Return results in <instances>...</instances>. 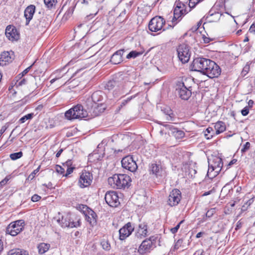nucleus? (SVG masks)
<instances>
[{
	"mask_svg": "<svg viewBox=\"0 0 255 255\" xmlns=\"http://www.w3.org/2000/svg\"><path fill=\"white\" fill-rule=\"evenodd\" d=\"M33 116H34L33 113L28 114L22 117V118H21L19 120V122L20 124H23V123H25L26 122V121L32 119V118L33 117Z\"/></svg>",
	"mask_w": 255,
	"mask_h": 255,
	"instance_id": "obj_36",
	"label": "nucleus"
},
{
	"mask_svg": "<svg viewBox=\"0 0 255 255\" xmlns=\"http://www.w3.org/2000/svg\"><path fill=\"white\" fill-rule=\"evenodd\" d=\"M31 66L28 67V68H26L24 70H23V71L21 73L22 76H24V75L26 74L28 72V71H29V70L31 68Z\"/></svg>",
	"mask_w": 255,
	"mask_h": 255,
	"instance_id": "obj_55",
	"label": "nucleus"
},
{
	"mask_svg": "<svg viewBox=\"0 0 255 255\" xmlns=\"http://www.w3.org/2000/svg\"><path fill=\"white\" fill-rule=\"evenodd\" d=\"M5 35L9 40H16L19 38V35L16 32V30L11 27L7 26L5 29Z\"/></svg>",
	"mask_w": 255,
	"mask_h": 255,
	"instance_id": "obj_23",
	"label": "nucleus"
},
{
	"mask_svg": "<svg viewBox=\"0 0 255 255\" xmlns=\"http://www.w3.org/2000/svg\"><path fill=\"white\" fill-rule=\"evenodd\" d=\"M24 225L25 222L23 220L13 222L7 227L5 233L12 236H15L23 230Z\"/></svg>",
	"mask_w": 255,
	"mask_h": 255,
	"instance_id": "obj_4",
	"label": "nucleus"
},
{
	"mask_svg": "<svg viewBox=\"0 0 255 255\" xmlns=\"http://www.w3.org/2000/svg\"><path fill=\"white\" fill-rule=\"evenodd\" d=\"M44 186H46L48 188H52V184L51 182H49L48 184H43Z\"/></svg>",
	"mask_w": 255,
	"mask_h": 255,
	"instance_id": "obj_60",
	"label": "nucleus"
},
{
	"mask_svg": "<svg viewBox=\"0 0 255 255\" xmlns=\"http://www.w3.org/2000/svg\"><path fill=\"white\" fill-rule=\"evenodd\" d=\"M70 215H66L64 216H62L61 220H58L57 222L60 224L62 227H69V228H74L76 227L77 225H74L73 223H69Z\"/></svg>",
	"mask_w": 255,
	"mask_h": 255,
	"instance_id": "obj_25",
	"label": "nucleus"
},
{
	"mask_svg": "<svg viewBox=\"0 0 255 255\" xmlns=\"http://www.w3.org/2000/svg\"><path fill=\"white\" fill-rule=\"evenodd\" d=\"M22 155H23V153L21 151H19L18 152H15V153H11L10 154V158L12 160H16V159H19L20 157H21Z\"/></svg>",
	"mask_w": 255,
	"mask_h": 255,
	"instance_id": "obj_40",
	"label": "nucleus"
},
{
	"mask_svg": "<svg viewBox=\"0 0 255 255\" xmlns=\"http://www.w3.org/2000/svg\"><path fill=\"white\" fill-rule=\"evenodd\" d=\"M63 151V149H60V150H59L57 152V153H56V157H59L60 156L61 154L62 153Z\"/></svg>",
	"mask_w": 255,
	"mask_h": 255,
	"instance_id": "obj_61",
	"label": "nucleus"
},
{
	"mask_svg": "<svg viewBox=\"0 0 255 255\" xmlns=\"http://www.w3.org/2000/svg\"><path fill=\"white\" fill-rule=\"evenodd\" d=\"M176 86L179 97L183 100H187L191 95V87L187 88L182 81H178Z\"/></svg>",
	"mask_w": 255,
	"mask_h": 255,
	"instance_id": "obj_7",
	"label": "nucleus"
},
{
	"mask_svg": "<svg viewBox=\"0 0 255 255\" xmlns=\"http://www.w3.org/2000/svg\"><path fill=\"white\" fill-rule=\"evenodd\" d=\"M143 51H131L130 52L127 56V58L130 59L131 58H134L137 56H139L142 55L143 53Z\"/></svg>",
	"mask_w": 255,
	"mask_h": 255,
	"instance_id": "obj_35",
	"label": "nucleus"
},
{
	"mask_svg": "<svg viewBox=\"0 0 255 255\" xmlns=\"http://www.w3.org/2000/svg\"><path fill=\"white\" fill-rule=\"evenodd\" d=\"M203 0H189V6L190 8H193L195 5Z\"/></svg>",
	"mask_w": 255,
	"mask_h": 255,
	"instance_id": "obj_41",
	"label": "nucleus"
},
{
	"mask_svg": "<svg viewBox=\"0 0 255 255\" xmlns=\"http://www.w3.org/2000/svg\"><path fill=\"white\" fill-rule=\"evenodd\" d=\"M254 104V102L252 100H250L248 102V107H249V108H252Z\"/></svg>",
	"mask_w": 255,
	"mask_h": 255,
	"instance_id": "obj_58",
	"label": "nucleus"
},
{
	"mask_svg": "<svg viewBox=\"0 0 255 255\" xmlns=\"http://www.w3.org/2000/svg\"><path fill=\"white\" fill-rule=\"evenodd\" d=\"M164 125H163V126H164ZM163 127H164V126H163ZM167 132L168 133V131L165 130V127H164V128H163L162 129H161L160 131V133L161 135H163L164 133H166Z\"/></svg>",
	"mask_w": 255,
	"mask_h": 255,
	"instance_id": "obj_59",
	"label": "nucleus"
},
{
	"mask_svg": "<svg viewBox=\"0 0 255 255\" xmlns=\"http://www.w3.org/2000/svg\"><path fill=\"white\" fill-rule=\"evenodd\" d=\"M212 60L203 57H198L194 59L191 67L193 71L200 72L203 74L212 62Z\"/></svg>",
	"mask_w": 255,
	"mask_h": 255,
	"instance_id": "obj_3",
	"label": "nucleus"
},
{
	"mask_svg": "<svg viewBox=\"0 0 255 255\" xmlns=\"http://www.w3.org/2000/svg\"><path fill=\"white\" fill-rule=\"evenodd\" d=\"M249 112V108L248 106L245 107L242 111L241 113L243 116H247Z\"/></svg>",
	"mask_w": 255,
	"mask_h": 255,
	"instance_id": "obj_50",
	"label": "nucleus"
},
{
	"mask_svg": "<svg viewBox=\"0 0 255 255\" xmlns=\"http://www.w3.org/2000/svg\"><path fill=\"white\" fill-rule=\"evenodd\" d=\"M124 53V50H120L116 51L112 56L111 62L114 64H118L123 61L122 56Z\"/></svg>",
	"mask_w": 255,
	"mask_h": 255,
	"instance_id": "obj_24",
	"label": "nucleus"
},
{
	"mask_svg": "<svg viewBox=\"0 0 255 255\" xmlns=\"http://www.w3.org/2000/svg\"><path fill=\"white\" fill-rule=\"evenodd\" d=\"M96 14H97V12H96V13H95V14H89V15H88V16H87V17L88 19V20H89V19H91V18H93V17H94V16Z\"/></svg>",
	"mask_w": 255,
	"mask_h": 255,
	"instance_id": "obj_63",
	"label": "nucleus"
},
{
	"mask_svg": "<svg viewBox=\"0 0 255 255\" xmlns=\"http://www.w3.org/2000/svg\"><path fill=\"white\" fill-rule=\"evenodd\" d=\"M39 169V167H38L36 169L34 170L28 177V179L32 180L34 177L35 175L38 172Z\"/></svg>",
	"mask_w": 255,
	"mask_h": 255,
	"instance_id": "obj_48",
	"label": "nucleus"
},
{
	"mask_svg": "<svg viewBox=\"0 0 255 255\" xmlns=\"http://www.w3.org/2000/svg\"><path fill=\"white\" fill-rule=\"evenodd\" d=\"M165 130L168 131L169 135H171L175 137L177 139H181L185 136L184 132L177 128H175L172 125L164 124Z\"/></svg>",
	"mask_w": 255,
	"mask_h": 255,
	"instance_id": "obj_14",
	"label": "nucleus"
},
{
	"mask_svg": "<svg viewBox=\"0 0 255 255\" xmlns=\"http://www.w3.org/2000/svg\"><path fill=\"white\" fill-rule=\"evenodd\" d=\"M9 180V177L8 176H6L5 177L4 179H3V180H2L0 182V186H3L5 184H6L7 182V181Z\"/></svg>",
	"mask_w": 255,
	"mask_h": 255,
	"instance_id": "obj_52",
	"label": "nucleus"
},
{
	"mask_svg": "<svg viewBox=\"0 0 255 255\" xmlns=\"http://www.w3.org/2000/svg\"><path fill=\"white\" fill-rule=\"evenodd\" d=\"M183 242V241L182 239L178 240L174 245V249L175 250L178 249L182 245Z\"/></svg>",
	"mask_w": 255,
	"mask_h": 255,
	"instance_id": "obj_47",
	"label": "nucleus"
},
{
	"mask_svg": "<svg viewBox=\"0 0 255 255\" xmlns=\"http://www.w3.org/2000/svg\"><path fill=\"white\" fill-rule=\"evenodd\" d=\"M41 198V196L37 194H34L31 197V201L34 202H37Z\"/></svg>",
	"mask_w": 255,
	"mask_h": 255,
	"instance_id": "obj_51",
	"label": "nucleus"
},
{
	"mask_svg": "<svg viewBox=\"0 0 255 255\" xmlns=\"http://www.w3.org/2000/svg\"><path fill=\"white\" fill-rule=\"evenodd\" d=\"M147 226L145 223H141L139 225L138 228L136 232L135 236L138 239H142L147 235Z\"/></svg>",
	"mask_w": 255,
	"mask_h": 255,
	"instance_id": "obj_21",
	"label": "nucleus"
},
{
	"mask_svg": "<svg viewBox=\"0 0 255 255\" xmlns=\"http://www.w3.org/2000/svg\"><path fill=\"white\" fill-rule=\"evenodd\" d=\"M126 14V9H124V10L121 12V13L119 15V16H124Z\"/></svg>",
	"mask_w": 255,
	"mask_h": 255,
	"instance_id": "obj_62",
	"label": "nucleus"
},
{
	"mask_svg": "<svg viewBox=\"0 0 255 255\" xmlns=\"http://www.w3.org/2000/svg\"><path fill=\"white\" fill-rule=\"evenodd\" d=\"M135 96H131L130 97L128 98L126 100H124L121 104V107H123L126 106L128 102H129L133 98H135Z\"/></svg>",
	"mask_w": 255,
	"mask_h": 255,
	"instance_id": "obj_45",
	"label": "nucleus"
},
{
	"mask_svg": "<svg viewBox=\"0 0 255 255\" xmlns=\"http://www.w3.org/2000/svg\"><path fill=\"white\" fill-rule=\"evenodd\" d=\"M204 234V233L203 232H199L197 234L196 236V238H200Z\"/></svg>",
	"mask_w": 255,
	"mask_h": 255,
	"instance_id": "obj_64",
	"label": "nucleus"
},
{
	"mask_svg": "<svg viewBox=\"0 0 255 255\" xmlns=\"http://www.w3.org/2000/svg\"><path fill=\"white\" fill-rule=\"evenodd\" d=\"M106 109L105 105L100 103L97 105H92L90 108H88L90 112L93 113L94 116H98L101 113L104 112Z\"/></svg>",
	"mask_w": 255,
	"mask_h": 255,
	"instance_id": "obj_20",
	"label": "nucleus"
},
{
	"mask_svg": "<svg viewBox=\"0 0 255 255\" xmlns=\"http://www.w3.org/2000/svg\"><path fill=\"white\" fill-rule=\"evenodd\" d=\"M249 32L251 33L255 34V23L252 24L250 26Z\"/></svg>",
	"mask_w": 255,
	"mask_h": 255,
	"instance_id": "obj_53",
	"label": "nucleus"
},
{
	"mask_svg": "<svg viewBox=\"0 0 255 255\" xmlns=\"http://www.w3.org/2000/svg\"><path fill=\"white\" fill-rule=\"evenodd\" d=\"M165 114L167 116V120H171L172 119L173 117V114L170 109H168L167 110V112H164Z\"/></svg>",
	"mask_w": 255,
	"mask_h": 255,
	"instance_id": "obj_46",
	"label": "nucleus"
},
{
	"mask_svg": "<svg viewBox=\"0 0 255 255\" xmlns=\"http://www.w3.org/2000/svg\"><path fill=\"white\" fill-rule=\"evenodd\" d=\"M49 244L44 243L39 244L37 247L38 252L40 254H43L49 250Z\"/></svg>",
	"mask_w": 255,
	"mask_h": 255,
	"instance_id": "obj_30",
	"label": "nucleus"
},
{
	"mask_svg": "<svg viewBox=\"0 0 255 255\" xmlns=\"http://www.w3.org/2000/svg\"><path fill=\"white\" fill-rule=\"evenodd\" d=\"M105 88L108 90H114V94L116 95L123 93V88L120 87L118 82L114 80L108 81L106 85Z\"/></svg>",
	"mask_w": 255,
	"mask_h": 255,
	"instance_id": "obj_18",
	"label": "nucleus"
},
{
	"mask_svg": "<svg viewBox=\"0 0 255 255\" xmlns=\"http://www.w3.org/2000/svg\"><path fill=\"white\" fill-rule=\"evenodd\" d=\"M13 53L12 51H4L0 55V66H4L10 63L12 59Z\"/></svg>",
	"mask_w": 255,
	"mask_h": 255,
	"instance_id": "obj_19",
	"label": "nucleus"
},
{
	"mask_svg": "<svg viewBox=\"0 0 255 255\" xmlns=\"http://www.w3.org/2000/svg\"><path fill=\"white\" fill-rule=\"evenodd\" d=\"M177 52L179 59L182 63H186L189 61L191 52L188 45L185 44H180L177 49Z\"/></svg>",
	"mask_w": 255,
	"mask_h": 255,
	"instance_id": "obj_6",
	"label": "nucleus"
},
{
	"mask_svg": "<svg viewBox=\"0 0 255 255\" xmlns=\"http://www.w3.org/2000/svg\"><path fill=\"white\" fill-rule=\"evenodd\" d=\"M134 230V227H132L130 222L126 224L119 230V238L121 240H124L131 235Z\"/></svg>",
	"mask_w": 255,
	"mask_h": 255,
	"instance_id": "obj_16",
	"label": "nucleus"
},
{
	"mask_svg": "<svg viewBox=\"0 0 255 255\" xmlns=\"http://www.w3.org/2000/svg\"><path fill=\"white\" fill-rule=\"evenodd\" d=\"M181 199V193L180 191L177 189H174L170 193L167 203L171 207L175 206L179 204Z\"/></svg>",
	"mask_w": 255,
	"mask_h": 255,
	"instance_id": "obj_13",
	"label": "nucleus"
},
{
	"mask_svg": "<svg viewBox=\"0 0 255 255\" xmlns=\"http://www.w3.org/2000/svg\"><path fill=\"white\" fill-rule=\"evenodd\" d=\"M101 91H96L93 93L91 97V101L92 102V105H97L100 104L103 100V97L101 95Z\"/></svg>",
	"mask_w": 255,
	"mask_h": 255,
	"instance_id": "obj_26",
	"label": "nucleus"
},
{
	"mask_svg": "<svg viewBox=\"0 0 255 255\" xmlns=\"http://www.w3.org/2000/svg\"><path fill=\"white\" fill-rule=\"evenodd\" d=\"M108 183L114 188L122 189L129 186L131 179L126 174H114L108 178Z\"/></svg>",
	"mask_w": 255,
	"mask_h": 255,
	"instance_id": "obj_1",
	"label": "nucleus"
},
{
	"mask_svg": "<svg viewBox=\"0 0 255 255\" xmlns=\"http://www.w3.org/2000/svg\"><path fill=\"white\" fill-rule=\"evenodd\" d=\"M216 208H211L210 210H208L206 214V217L208 218H210L213 216V215L216 213Z\"/></svg>",
	"mask_w": 255,
	"mask_h": 255,
	"instance_id": "obj_42",
	"label": "nucleus"
},
{
	"mask_svg": "<svg viewBox=\"0 0 255 255\" xmlns=\"http://www.w3.org/2000/svg\"><path fill=\"white\" fill-rule=\"evenodd\" d=\"M88 113L81 105H77L67 111L65 113V118L68 120L82 119L86 117Z\"/></svg>",
	"mask_w": 255,
	"mask_h": 255,
	"instance_id": "obj_2",
	"label": "nucleus"
},
{
	"mask_svg": "<svg viewBox=\"0 0 255 255\" xmlns=\"http://www.w3.org/2000/svg\"><path fill=\"white\" fill-rule=\"evenodd\" d=\"M93 179V175L91 172L83 170L80 174L78 185L81 188L88 187L91 185Z\"/></svg>",
	"mask_w": 255,
	"mask_h": 255,
	"instance_id": "obj_8",
	"label": "nucleus"
},
{
	"mask_svg": "<svg viewBox=\"0 0 255 255\" xmlns=\"http://www.w3.org/2000/svg\"><path fill=\"white\" fill-rule=\"evenodd\" d=\"M44 3L49 8H52L55 6L57 0H44Z\"/></svg>",
	"mask_w": 255,
	"mask_h": 255,
	"instance_id": "obj_38",
	"label": "nucleus"
},
{
	"mask_svg": "<svg viewBox=\"0 0 255 255\" xmlns=\"http://www.w3.org/2000/svg\"><path fill=\"white\" fill-rule=\"evenodd\" d=\"M106 203L111 207H116L120 204L118 194L115 191H108L105 196Z\"/></svg>",
	"mask_w": 255,
	"mask_h": 255,
	"instance_id": "obj_12",
	"label": "nucleus"
},
{
	"mask_svg": "<svg viewBox=\"0 0 255 255\" xmlns=\"http://www.w3.org/2000/svg\"><path fill=\"white\" fill-rule=\"evenodd\" d=\"M26 82H27L26 80L25 79L23 78L18 82V84H17L18 86H21V85H24L26 83Z\"/></svg>",
	"mask_w": 255,
	"mask_h": 255,
	"instance_id": "obj_54",
	"label": "nucleus"
},
{
	"mask_svg": "<svg viewBox=\"0 0 255 255\" xmlns=\"http://www.w3.org/2000/svg\"><path fill=\"white\" fill-rule=\"evenodd\" d=\"M35 11V6L31 4L28 6L24 10V17L26 18V25H28L33 17Z\"/></svg>",
	"mask_w": 255,
	"mask_h": 255,
	"instance_id": "obj_22",
	"label": "nucleus"
},
{
	"mask_svg": "<svg viewBox=\"0 0 255 255\" xmlns=\"http://www.w3.org/2000/svg\"><path fill=\"white\" fill-rule=\"evenodd\" d=\"M214 128L216 130L215 134L216 135L223 132L226 129V124L222 121H218L216 123Z\"/></svg>",
	"mask_w": 255,
	"mask_h": 255,
	"instance_id": "obj_28",
	"label": "nucleus"
},
{
	"mask_svg": "<svg viewBox=\"0 0 255 255\" xmlns=\"http://www.w3.org/2000/svg\"><path fill=\"white\" fill-rule=\"evenodd\" d=\"M203 39L204 43H208L210 41V39L205 36H203Z\"/></svg>",
	"mask_w": 255,
	"mask_h": 255,
	"instance_id": "obj_57",
	"label": "nucleus"
},
{
	"mask_svg": "<svg viewBox=\"0 0 255 255\" xmlns=\"http://www.w3.org/2000/svg\"><path fill=\"white\" fill-rule=\"evenodd\" d=\"M72 163V161L71 160H68L65 162V164H63L64 166H67V167L66 173L65 175V176H67L68 175L73 172L74 167H69V166L71 165Z\"/></svg>",
	"mask_w": 255,
	"mask_h": 255,
	"instance_id": "obj_34",
	"label": "nucleus"
},
{
	"mask_svg": "<svg viewBox=\"0 0 255 255\" xmlns=\"http://www.w3.org/2000/svg\"><path fill=\"white\" fill-rule=\"evenodd\" d=\"M122 167L128 171L134 172L137 169L136 161L133 159L132 155H128L124 157L122 161Z\"/></svg>",
	"mask_w": 255,
	"mask_h": 255,
	"instance_id": "obj_9",
	"label": "nucleus"
},
{
	"mask_svg": "<svg viewBox=\"0 0 255 255\" xmlns=\"http://www.w3.org/2000/svg\"><path fill=\"white\" fill-rule=\"evenodd\" d=\"M165 23V21L161 16H155L149 21L148 28L152 32L164 31L165 29L163 28V25Z\"/></svg>",
	"mask_w": 255,
	"mask_h": 255,
	"instance_id": "obj_5",
	"label": "nucleus"
},
{
	"mask_svg": "<svg viewBox=\"0 0 255 255\" xmlns=\"http://www.w3.org/2000/svg\"><path fill=\"white\" fill-rule=\"evenodd\" d=\"M96 217V214L93 211L91 210L88 212V214L86 215V220L91 226H94L97 223Z\"/></svg>",
	"mask_w": 255,
	"mask_h": 255,
	"instance_id": "obj_27",
	"label": "nucleus"
},
{
	"mask_svg": "<svg viewBox=\"0 0 255 255\" xmlns=\"http://www.w3.org/2000/svg\"><path fill=\"white\" fill-rule=\"evenodd\" d=\"M56 170L60 174H63L65 172V169L62 166L58 165H56Z\"/></svg>",
	"mask_w": 255,
	"mask_h": 255,
	"instance_id": "obj_49",
	"label": "nucleus"
},
{
	"mask_svg": "<svg viewBox=\"0 0 255 255\" xmlns=\"http://www.w3.org/2000/svg\"><path fill=\"white\" fill-rule=\"evenodd\" d=\"M149 171L157 178H163L166 175L165 169L160 163H152L149 165Z\"/></svg>",
	"mask_w": 255,
	"mask_h": 255,
	"instance_id": "obj_10",
	"label": "nucleus"
},
{
	"mask_svg": "<svg viewBox=\"0 0 255 255\" xmlns=\"http://www.w3.org/2000/svg\"><path fill=\"white\" fill-rule=\"evenodd\" d=\"M211 164L214 166V168L216 169V173H219L223 165L222 159L216 157L213 160V163Z\"/></svg>",
	"mask_w": 255,
	"mask_h": 255,
	"instance_id": "obj_29",
	"label": "nucleus"
},
{
	"mask_svg": "<svg viewBox=\"0 0 255 255\" xmlns=\"http://www.w3.org/2000/svg\"><path fill=\"white\" fill-rule=\"evenodd\" d=\"M69 221V223L77 225L76 228L80 226V219L78 217H72L70 216Z\"/></svg>",
	"mask_w": 255,
	"mask_h": 255,
	"instance_id": "obj_37",
	"label": "nucleus"
},
{
	"mask_svg": "<svg viewBox=\"0 0 255 255\" xmlns=\"http://www.w3.org/2000/svg\"><path fill=\"white\" fill-rule=\"evenodd\" d=\"M101 245L103 249L105 251H109L111 249V245L109 241L107 240H103L101 242Z\"/></svg>",
	"mask_w": 255,
	"mask_h": 255,
	"instance_id": "obj_39",
	"label": "nucleus"
},
{
	"mask_svg": "<svg viewBox=\"0 0 255 255\" xmlns=\"http://www.w3.org/2000/svg\"><path fill=\"white\" fill-rule=\"evenodd\" d=\"M204 136L207 139H211L215 134L214 130L212 127H208L204 131Z\"/></svg>",
	"mask_w": 255,
	"mask_h": 255,
	"instance_id": "obj_32",
	"label": "nucleus"
},
{
	"mask_svg": "<svg viewBox=\"0 0 255 255\" xmlns=\"http://www.w3.org/2000/svg\"><path fill=\"white\" fill-rule=\"evenodd\" d=\"M184 222V220H182L180 221L174 228H171L170 229V231L172 234H175L177 232L178 229L180 228V225L182 224Z\"/></svg>",
	"mask_w": 255,
	"mask_h": 255,
	"instance_id": "obj_43",
	"label": "nucleus"
},
{
	"mask_svg": "<svg viewBox=\"0 0 255 255\" xmlns=\"http://www.w3.org/2000/svg\"><path fill=\"white\" fill-rule=\"evenodd\" d=\"M8 255H28L26 251L21 249H13L8 252Z\"/></svg>",
	"mask_w": 255,
	"mask_h": 255,
	"instance_id": "obj_33",
	"label": "nucleus"
},
{
	"mask_svg": "<svg viewBox=\"0 0 255 255\" xmlns=\"http://www.w3.org/2000/svg\"><path fill=\"white\" fill-rule=\"evenodd\" d=\"M221 74L219 66L214 61H212L209 66L206 68L203 74L206 75L210 78L218 77Z\"/></svg>",
	"mask_w": 255,
	"mask_h": 255,
	"instance_id": "obj_11",
	"label": "nucleus"
},
{
	"mask_svg": "<svg viewBox=\"0 0 255 255\" xmlns=\"http://www.w3.org/2000/svg\"><path fill=\"white\" fill-rule=\"evenodd\" d=\"M251 147V143L249 142H247L241 149L242 153H244L248 150Z\"/></svg>",
	"mask_w": 255,
	"mask_h": 255,
	"instance_id": "obj_44",
	"label": "nucleus"
},
{
	"mask_svg": "<svg viewBox=\"0 0 255 255\" xmlns=\"http://www.w3.org/2000/svg\"><path fill=\"white\" fill-rule=\"evenodd\" d=\"M185 7V5L183 3L178 2L176 3L174 9V16L172 20V22L174 20L178 19L181 16L186 13Z\"/></svg>",
	"mask_w": 255,
	"mask_h": 255,
	"instance_id": "obj_17",
	"label": "nucleus"
},
{
	"mask_svg": "<svg viewBox=\"0 0 255 255\" xmlns=\"http://www.w3.org/2000/svg\"><path fill=\"white\" fill-rule=\"evenodd\" d=\"M6 128L4 126H3L1 129H0V138L1 137L2 134L4 133V132L6 130Z\"/></svg>",
	"mask_w": 255,
	"mask_h": 255,
	"instance_id": "obj_56",
	"label": "nucleus"
},
{
	"mask_svg": "<svg viewBox=\"0 0 255 255\" xmlns=\"http://www.w3.org/2000/svg\"><path fill=\"white\" fill-rule=\"evenodd\" d=\"M219 173H216V169H215L212 164L209 165V168L207 172V176L210 178H213L216 177Z\"/></svg>",
	"mask_w": 255,
	"mask_h": 255,
	"instance_id": "obj_31",
	"label": "nucleus"
},
{
	"mask_svg": "<svg viewBox=\"0 0 255 255\" xmlns=\"http://www.w3.org/2000/svg\"><path fill=\"white\" fill-rule=\"evenodd\" d=\"M155 241V238L153 236L144 240L139 247L138 252L142 255L149 252L152 247L153 242Z\"/></svg>",
	"mask_w": 255,
	"mask_h": 255,
	"instance_id": "obj_15",
	"label": "nucleus"
}]
</instances>
